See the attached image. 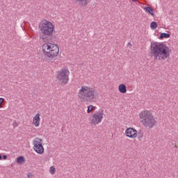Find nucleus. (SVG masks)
<instances>
[{
    "label": "nucleus",
    "mask_w": 178,
    "mask_h": 178,
    "mask_svg": "<svg viewBox=\"0 0 178 178\" xmlns=\"http://www.w3.org/2000/svg\"><path fill=\"white\" fill-rule=\"evenodd\" d=\"M0 161H2V155L0 154Z\"/></svg>",
    "instance_id": "5701e85b"
},
{
    "label": "nucleus",
    "mask_w": 178,
    "mask_h": 178,
    "mask_svg": "<svg viewBox=\"0 0 178 178\" xmlns=\"http://www.w3.org/2000/svg\"><path fill=\"white\" fill-rule=\"evenodd\" d=\"M4 101H5V99L0 97V104H3Z\"/></svg>",
    "instance_id": "aec40b11"
},
{
    "label": "nucleus",
    "mask_w": 178,
    "mask_h": 178,
    "mask_svg": "<svg viewBox=\"0 0 178 178\" xmlns=\"http://www.w3.org/2000/svg\"><path fill=\"white\" fill-rule=\"evenodd\" d=\"M175 148H177V145H175Z\"/></svg>",
    "instance_id": "393cba45"
},
{
    "label": "nucleus",
    "mask_w": 178,
    "mask_h": 178,
    "mask_svg": "<svg viewBox=\"0 0 178 178\" xmlns=\"http://www.w3.org/2000/svg\"><path fill=\"white\" fill-rule=\"evenodd\" d=\"M129 46L131 47V43L129 42V43H128V47H129Z\"/></svg>",
    "instance_id": "4be33fe9"
},
{
    "label": "nucleus",
    "mask_w": 178,
    "mask_h": 178,
    "mask_svg": "<svg viewBox=\"0 0 178 178\" xmlns=\"http://www.w3.org/2000/svg\"><path fill=\"white\" fill-rule=\"evenodd\" d=\"M54 31L55 26L49 21L44 22L40 26L42 33L40 38L45 42L42 46V51H43L44 56L50 59H54V58H56L59 55V46L51 43L54 38L52 34H54Z\"/></svg>",
    "instance_id": "f257e3e1"
},
{
    "label": "nucleus",
    "mask_w": 178,
    "mask_h": 178,
    "mask_svg": "<svg viewBox=\"0 0 178 178\" xmlns=\"http://www.w3.org/2000/svg\"><path fill=\"white\" fill-rule=\"evenodd\" d=\"M159 40H163V38H170V34L166 33H162L160 34Z\"/></svg>",
    "instance_id": "ddd939ff"
},
{
    "label": "nucleus",
    "mask_w": 178,
    "mask_h": 178,
    "mask_svg": "<svg viewBox=\"0 0 178 178\" xmlns=\"http://www.w3.org/2000/svg\"><path fill=\"white\" fill-rule=\"evenodd\" d=\"M0 108H2V104H0Z\"/></svg>",
    "instance_id": "b1692460"
},
{
    "label": "nucleus",
    "mask_w": 178,
    "mask_h": 178,
    "mask_svg": "<svg viewBox=\"0 0 178 178\" xmlns=\"http://www.w3.org/2000/svg\"><path fill=\"white\" fill-rule=\"evenodd\" d=\"M140 123L143 124L146 129H152L156 126L157 122L152 113L148 110H144L139 114Z\"/></svg>",
    "instance_id": "20e7f679"
},
{
    "label": "nucleus",
    "mask_w": 178,
    "mask_h": 178,
    "mask_svg": "<svg viewBox=\"0 0 178 178\" xmlns=\"http://www.w3.org/2000/svg\"><path fill=\"white\" fill-rule=\"evenodd\" d=\"M78 97L81 102H89L92 104L95 102L98 98V92L94 88L88 86H81L78 92Z\"/></svg>",
    "instance_id": "7ed1b4c3"
},
{
    "label": "nucleus",
    "mask_w": 178,
    "mask_h": 178,
    "mask_svg": "<svg viewBox=\"0 0 178 178\" xmlns=\"http://www.w3.org/2000/svg\"><path fill=\"white\" fill-rule=\"evenodd\" d=\"M3 159H4V160L8 159V156L3 155Z\"/></svg>",
    "instance_id": "412c9836"
},
{
    "label": "nucleus",
    "mask_w": 178,
    "mask_h": 178,
    "mask_svg": "<svg viewBox=\"0 0 178 178\" xmlns=\"http://www.w3.org/2000/svg\"><path fill=\"white\" fill-rule=\"evenodd\" d=\"M33 149L37 154H44V146H42V139L36 138L33 140Z\"/></svg>",
    "instance_id": "0eeeda50"
},
{
    "label": "nucleus",
    "mask_w": 178,
    "mask_h": 178,
    "mask_svg": "<svg viewBox=\"0 0 178 178\" xmlns=\"http://www.w3.org/2000/svg\"><path fill=\"white\" fill-rule=\"evenodd\" d=\"M94 109H95V106L92 105L88 106L87 109V113H91V111H94Z\"/></svg>",
    "instance_id": "2eb2a0df"
},
{
    "label": "nucleus",
    "mask_w": 178,
    "mask_h": 178,
    "mask_svg": "<svg viewBox=\"0 0 178 178\" xmlns=\"http://www.w3.org/2000/svg\"><path fill=\"white\" fill-rule=\"evenodd\" d=\"M150 55L154 60H165L170 56V50L166 44L153 42L150 46Z\"/></svg>",
    "instance_id": "f03ea898"
},
{
    "label": "nucleus",
    "mask_w": 178,
    "mask_h": 178,
    "mask_svg": "<svg viewBox=\"0 0 178 178\" xmlns=\"http://www.w3.org/2000/svg\"><path fill=\"white\" fill-rule=\"evenodd\" d=\"M118 90L120 91V92H121V94H126V92H127V87H126V85H124V83H122L119 85Z\"/></svg>",
    "instance_id": "9d476101"
},
{
    "label": "nucleus",
    "mask_w": 178,
    "mask_h": 178,
    "mask_svg": "<svg viewBox=\"0 0 178 178\" xmlns=\"http://www.w3.org/2000/svg\"><path fill=\"white\" fill-rule=\"evenodd\" d=\"M27 177L28 178H33V174H31V172H28L27 173Z\"/></svg>",
    "instance_id": "6ab92c4d"
},
{
    "label": "nucleus",
    "mask_w": 178,
    "mask_h": 178,
    "mask_svg": "<svg viewBox=\"0 0 178 178\" xmlns=\"http://www.w3.org/2000/svg\"><path fill=\"white\" fill-rule=\"evenodd\" d=\"M16 162L19 165H23V163H24V162H26V159L24 158V156H19L17 158Z\"/></svg>",
    "instance_id": "f8f14e48"
},
{
    "label": "nucleus",
    "mask_w": 178,
    "mask_h": 178,
    "mask_svg": "<svg viewBox=\"0 0 178 178\" xmlns=\"http://www.w3.org/2000/svg\"><path fill=\"white\" fill-rule=\"evenodd\" d=\"M104 119V111H100L99 113H93L90 117L89 120L92 124L94 126H97V124H99L102 120Z\"/></svg>",
    "instance_id": "423d86ee"
},
{
    "label": "nucleus",
    "mask_w": 178,
    "mask_h": 178,
    "mask_svg": "<svg viewBox=\"0 0 178 178\" xmlns=\"http://www.w3.org/2000/svg\"><path fill=\"white\" fill-rule=\"evenodd\" d=\"M49 170H50L51 175H55V172H56L55 167L51 166Z\"/></svg>",
    "instance_id": "a211bd4d"
},
{
    "label": "nucleus",
    "mask_w": 178,
    "mask_h": 178,
    "mask_svg": "<svg viewBox=\"0 0 178 178\" xmlns=\"http://www.w3.org/2000/svg\"><path fill=\"white\" fill-rule=\"evenodd\" d=\"M40 120H41V118H40V113H37L33 117V124L35 125V127H38V126H40Z\"/></svg>",
    "instance_id": "1a4fd4ad"
},
{
    "label": "nucleus",
    "mask_w": 178,
    "mask_h": 178,
    "mask_svg": "<svg viewBox=\"0 0 178 178\" xmlns=\"http://www.w3.org/2000/svg\"><path fill=\"white\" fill-rule=\"evenodd\" d=\"M69 70L65 68L58 72L56 79L61 86H66L67 84L69 82Z\"/></svg>",
    "instance_id": "39448f33"
},
{
    "label": "nucleus",
    "mask_w": 178,
    "mask_h": 178,
    "mask_svg": "<svg viewBox=\"0 0 178 178\" xmlns=\"http://www.w3.org/2000/svg\"><path fill=\"white\" fill-rule=\"evenodd\" d=\"M156 27H158V23H156V22H152L150 24L152 30H156Z\"/></svg>",
    "instance_id": "4468645a"
},
{
    "label": "nucleus",
    "mask_w": 178,
    "mask_h": 178,
    "mask_svg": "<svg viewBox=\"0 0 178 178\" xmlns=\"http://www.w3.org/2000/svg\"><path fill=\"white\" fill-rule=\"evenodd\" d=\"M78 2L80 6H86V5L88 4V1H79Z\"/></svg>",
    "instance_id": "dca6fc26"
},
{
    "label": "nucleus",
    "mask_w": 178,
    "mask_h": 178,
    "mask_svg": "<svg viewBox=\"0 0 178 178\" xmlns=\"http://www.w3.org/2000/svg\"><path fill=\"white\" fill-rule=\"evenodd\" d=\"M137 136H138V138H139V140H141V138L144 137V133L140 131L138 133H137Z\"/></svg>",
    "instance_id": "f3484780"
},
{
    "label": "nucleus",
    "mask_w": 178,
    "mask_h": 178,
    "mask_svg": "<svg viewBox=\"0 0 178 178\" xmlns=\"http://www.w3.org/2000/svg\"><path fill=\"white\" fill-rule=\"evenodd\" d=\"M145 12L147 13H149V15H151V16H155V14H154V8H152V7H145L144 8Z\"/></svg>",
    "instance_id": "9b49d317"
},
{
    "label": "nucleus",
    "mask_w": 178,
    "mask_h": 178,
    "mask_svg": "<svg viewBox=\"0 0 178 178\" xmlns=\"http://www.w3.org/2000/svg\"><path fill=\"white\" fill-rule=\"evenodd\" d=\"M125 136L129 138H136L137 137V130L134 128L129 127L125 131Z\"/></svg>",
    "instance_id": "6e6552de"
}]
</instances>
